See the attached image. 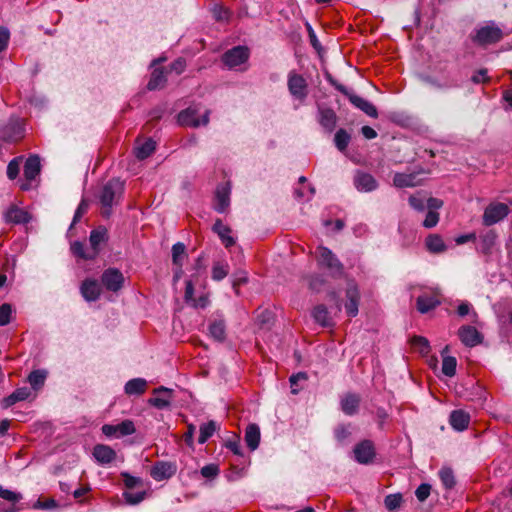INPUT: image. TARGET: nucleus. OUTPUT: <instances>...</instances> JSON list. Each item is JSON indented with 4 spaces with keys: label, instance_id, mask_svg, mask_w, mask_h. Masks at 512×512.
<instances>
[{
    "label": "nucleus",
    "instance_id": "de8ad7c7",
    "mask_svg": "<svg viewBox=\"0 0 512 512\" xmlns=\"http://www.w3.org/2000/svg\"><path fill=\"white\" fill-rule=\"evenodd\" d=\"M384 503L389 511H395L402 503V496L400 494H390L385 497Z\"/></svg>",
    "mask_w": 512,
    "mask_h": 512
},
{
    "label": "nucleus",
    "instance_id": "ea45409f",
    "mask_svg": "<svg viewBox=\"0 0 512 512\" xmlns=\"http://www.w3.org/2000/svg\"><path fill=\"white\" fill-rule=\"evenodd\" d=\"M186 256V246L177 242L172 246V262L178 267H182L183 258Z\"/></svg>",
    "mask_w": 512,
    "mask_h": 512
},
{
    "label": "nucleus",
    "instance_id": "4d7b16f0",
    "mask_svg": "<svg viewBox=\"0 0 512 512\" xmlns=\"http://www.w3.org/2000/svg\"><path fill=\"white\" fill-rule=\"evenodd\" d=\"M121 476L123 477L124 484L128 489H132L142 483L141 478L134 477L127 472H122Z\"/></svg>",
    "mask_w": 512,
    "mask_h": 512
},
{
    "label": "nucleus",
    "instance_id": "aec40b11",
    "mask_svg": "<svg viewBox=\"0 0 512 512\" xmlns=\"http://www.w3.org/2000/svg\"><path fill=\"white\" fill-rule=\"evenodd\" d=\"M80 291L85 300L96 301L101 294V285L95 279H86L83 281Z\"/></svg>",
    "mask_w": 512,
    "mask_h": 512
},
{
    "label": "nucleus",
    "instance_id": "79ce46f5",
    "mask_svg": "<svg viewBox=\"0 0 512 512\" xmlns=\"http://www.w3.org/2000/svg\"><path fill=\"white\" fill-rule=\"evenodd\" d=\"M457 361L455 357L446 356L442 361V372L448 377H452L456 373Z\"/></svg>",
    "mask_w": 512,
    "mask_h": 512
},
{
    "label": "nucleus",
    "instance_id": "a18cd8bd",
    "mask_svg": "<svg viewBox=\"0 0 512 512\" xmlns=\"http://www.w3.org/2000/svg\"><path fill=\"white\" fill-rule=\"evenodd\" d=\"M229 273L227 264L215 263L212 268V278L216 281L224 279Z\"/></svg>",
    "mask_w": 512,
    "mask_h": 512
},
{
    "label": "nucleus",
    "instance_id": "ddd939ff",
    "mask_svg": "<svg viewBox=\"0 0 512 512\" xmlns=\"http://www.w3.org/2000/svg\"><path fill=\"white\" fill-rule=\"evenodd\" d=\"M355 459L360 464L370 463L374 456L375 450L373 443L370 440H363L358 443L354 448Z\"/></svg>",
    "mask_w": 512,
    "mask_h": 512
},
{
    "label": "nucleus",
    "instance_id": "37998d69",
    "mask_svg": "<svg viewBox=\"0 0 512 512\" xmlns=\"http://www.w3.org/2000/svg\"><path fill=\"white\" fill-rule=\"evenodd\" d=\"M22 160H23V157L19 156V157H15L14 159H12L8 163V165H7V177L10 180L16 179L17 176L19 175L20 165L22 163Z\"/></svg>",
    "mask_w": 512,
    "mask_h": 512
},
{
    "label": "nucleus",
    "instance_id": "c85d7f7f",
    "mask_svg": "<svg viewBox=\"0 0 512 512\" xmlns=\"http://www.w3.org/2000/svg\"><path fill=\"white\" fill-rule=\"evenodd\" d=\"M167 82V77L164 69L155 68L152 73L150 80L147 84V88L150 91L162 89Z\"/></svg>",
    "mask_w": 512,
    "mask_h": 512
},
{
    "label": "nucleus",
    "instance_id": "58836bf2",
    "mask_svg": "<svg viewBox=\"0 0 512 512\" xmlns=\"http://www.w3.org/2000/svg\"><path fill=\"white\" fill-rule=\"evenodd\" d=\"M351 140L350 134L344 129H339L334 137V143L337 149L341 152L345 151Z\"/></svg>",
    "mask_w": 512,
    "mask_h": 512
},
{
    "label": "nucleus",
    "instance_id": "20e7f679",
    "mask_svg": "<svg viewBox=\"0 0 512 512\" xmlns=\"http://www.w3.org/2000/svg\"><path fill=\"white\" fill-rule=\"evenodd\" d=\"M316 253L319 266L327 269L334 277H338L343 274V264L330 249L324 246H319Z\"/></svg>",
    "mask_w": 512,
    "mask_h": 512
},
{
    "label": "nucleus",
    "instance_id": "052dcab7",
    "mask_svg": "<svg viewBox=\"0 0 512 512\" xmlns=\"http://www.w3.org/2000/svg\"><path fill=\"white\" fill-rule=\"evenodd\" d=\"M334 434H335V438L339 441V442H343L346 438H348L350 436V431H349V428L345 425H339L335 431H334Z\"/></svg>",
    "mask_w": 512,
    "mask_h": 512
},
{
    "label": "nucleus",
    "instance_id": "423d86ee",
    "mask_svg": "<svg viewBox=\"0 0 512 512\" xmlns=\"http://www.w3.org/2000/svg\"><path fill=\"white\" fill-rule=\"evenodd\" d=\"M209 115L210 111L205 110L200 119L198 117V110L195 107H188L178 114L177 121L181 126L197 128L201 125L206 126L209 123Z\"/></svg>",
    "mask_w": 512,
    "mask_h": 512
},
{
    "label": "nucleus",
    "instance_id": "2eb2a0df",
    "mask_svg": "<svg viewBox=\"0 0 512 512\" xmlns=\"http://www.w3.org/2000/svg\"><path fill=\"white\" fill-rule=\"evenodd\" d=\"M230 183L226 182L220 184L215 192V205L214 208L217 212L223 213L230 205Z\"/></svg>",
    "mask_w": 512,
    "mask_h": 512
},
{
    "label": "nucleus",
    "instance_id": "c9c22d12",
    "mask_svg": "<svg viewBox=\"0 0 512 512\" xmlns=\"http://www.w3.org/2000/svg\"><path fill=\"white\" fill-rule=\"evenodd\" d=\"M47 378L45 370H34L28 376V382L34 390H39L43 387Z\"/></svg>",
    "mask_w": 512,
    "mask_h": 512
},
{
    "label": "nucleus",
    "instance_id": "1a4fd4ad",
    "mask_svg": "<svg viewBox=\"0 0 512 512\" xmlns=\"http://www.w3.org/2000/svg\"><path fill=\"white\" fill-rule=\"evenodd\" d=\"M425 171L420 169L409 173H396L393 177V184L397 188L416 187L423 183Z\"/></svg>",
    "mask_w": 512,
    "mask_h": 512
},
{
    "label": "nucleus",
    "instance_id": "4c0bfd02",
    "mask_svg": "<svg viewBox=\"0 0 512 512\" xmlns=\"http://www.w3.org/2000/svg\"><path fill=\"white\" fill-rule=\"evenodd\" d=\"M0 498L8 501L12 506H15V504L22 499V495L20 493L4 489L0 485ZM6 512H16L17 510L12 507L10 509L5 510Z\"/></svg>",
    "mask_w": 512,
    "mask_h": 512
},
{
    "label": "nucleus",
    "instance_id": "8fccbe9b",
    "mask_svg": "<svg viewBox=\"0 0 512 512\" xmlns=\"http://www.w3.org/2000/svg\"><path fill=\"white\" fill-rule=\"evenodd\" d=\"M118 436H127L135 432L134 423L131 420H124L117 424Z\"/></svg>",
    "mask_w": 512,
    "mask_h": 512
},
{
    "label": "nucleus",
    "instance_id": "49530a36",
    "mask_svg": "<svg viewBox=\"0 0 512 512\" xmlns=\"http://www.w3.org/2000/svg\"><path fill=\"white\" fill-rule=\"evenodd\" d=\"M71 251L75 256H78L82 259H93L95 257L93 252L86 253L83 243L79 241H75L71 244Z\"/></svg>",
    "mask_w": 512,
    "mask_h": 512
},
{
    "label": "nucleus",
    "instance_id": "473e14b6",
    "mask_svg": "<svg viewBox=\"0 0 512 512\" xmlns=\"http://www.w3.org/2000/svg\"><path fill=\"white\" fill-rule=\"evenodd\" d=\"M209 334L216 341H223L226 337V326L222 319L214 320L209 325Z\"/></svg>",
    "mask_w": 512,
    "mask_h": 512
},
{
    "label": "nucleus",
    "instance_id": "a19ab883",
    "mask_svg": "<svg viewBox=\"0 0 512 512\" xmlns=\"http://www.w3.org/2000/svg\"><path fill=\"white\" fill-rule=\"evenodd\" d=\"M439 477L445 488L451 489L454 487L455 477L451 468L443 467L439 471Z\"/></svg>",
    "mask_w": 512,
    "mask_h": 512
},
{
    "label": "nucleus",
    "instance_id": "6e6d98bb",
    "mask_svg": "<svg viewBox=\"0 0 512 512\" xmlns=\"http://www.w3.org/2000/svg\"><path fill=\"white\" fill-rule=\"evenodd\" d=\"M430 491L431 486L427 483H423L418 486V488L415 491V495L420 502H423L429 497Z\"/></svg>",
    "mask_w": 512,
    "mask_h": 512
},
{
    "label": "nucleus",
    "instance_id": "6e6552de",
    "mask_svg": "<svg viewBox=\"0 0 512 512\" xmlns=\"http://www.w3.org/2000/svg\"><path fill=\"white\" fill-rule=\"evenodd\" d=\"M508 213V205L500 202L490 203L484 210L483 224L486 226H492L503 220Z\"/></svg>",
    "mask_w": 512,
    "mask_h": 512
},
{
    "label": "nucleus",
    "instance_id": "9b49d317",
    "mask_svg": "<svg viewBox=\"0 0 512 512\" xmlns=\"http://www.w3.org/2000/svg\"><path fill=\"white\" fill-rule=\"evenodd\" d=\"M102 285L112 292H118L124 284L122 272L116 268L106 269L101 276Z\"/></svg>",
    "mask_w": 512,
    "mask_h": 512
},
{
    "label": "nucleus",
    "instance_id": "2f4dec72",
    "mask_svg": "<svg viewBox=\"0 0 512 512\" xmlns=\"http://www.w3.org/2000/svg\"><path fill=\"white\" fill-rule=\"evenodd\" d=\"M314 320L322 326H332L333 321L324 305H318L312 312Z\"/></svg>",
    "mask_w": 512,
    "mask_h": 512
},
{
    "label": "nucleus",
    "instance_id": "5701e85b",
    "mask_svg": "<svg viewBox=\"0 0 512 512\" xmlns=\"http://www.w3.org/2000/svg\"><path fill=\"white\" fill-rule=\"evenodd\" d=\"M93 456L100 464H109L116 458V452L109 446L98 444L93 449Z\"/></svg>",
    "mask_w": 512,
    "mask_h": 512
},
{
    "label": "nucleus",
    "instance_id": "e2e57ef3",
    "mask_svg": "<svg viewBox=\"0 0 512 512\" xmlns=\"http://www.w3.org/2000/svg\"><path fill=\"white\" fill-rule=\"evenodd\" d=\"M88 210V203L86 200H82L78 205V208L75 211L74 218L72 224H76L80 218L85 214Z\"/></svg>",
    "mask_w": 512,
    "mask_h": 512
},
{
    "label": "nucleus",
    "instance_id": "f8f14e48",
    "mask_svg": "<svg viewBox=\"0 0 512 512\" xmlns=\"http://www.w3.org/2000/svg\"><path fill=\"white\" fill-rule=\"evenodd\" d=\"M2 137L5 141L15 142L24 136L23 122L19 118H10L2 127Z\"/></svg>",
    "mask_w": 512,
    "mask_h": 512
},
{
    "label": "nucleus",
    "instance_id": "f704fd0d",
    "mask_svg": "<svg viewBox=\"0 0 512 512\" xmlns=\"http://www.w3.org/2000/svg\"><path fill=\"white\" fill-rule=\"evenodd\" d=\"M156 149V143L152 139H148L142 144L135 147V156L139 160L149 157Z\"/></svg>",
    "mask_w": 512,
    "mask_h": 512
},
{
    "label": "nucleus",
    "instance_id": "603ef678",
    "mask_svg": "<svg viewBox=\"0 0 512 512\" xmlns=\"http://www.w3.org/2000/svg\"><path fill=\"white\" fill-rule=\"evenodd\" d=\"M219 472V467L216 464H208L202 467L201 469V475L208 479L215 478L216 476H218Z\"/></svg>",
    "mask_w": 512,
    "mask_h": 512
},
{
    "label": "nucleus",
    "instance_id": "774afa93",
    "mask_svg": "<svg viewBox=\"0 0 512 512\" xmlns=\"http://www.w3.org/2000/svg\"><path fill=\"white\" fill-rule=\"evenodd\" d=\"M14 394H15L16 399H18V401H24L30 396L31 392H30L29 388L21 387V388L16 389L14 391Z\"/></svg>",
    "mask_w": 512,
    "mask_h": 512
},
{
    "label": "nucleus",
    "instance_id": "f257e3e1",
    "mask_svg": "<svg viewBox=\"0 0 512 512\" xmlns=\"http://www.w3.org/2000/svg\"><path fill=\"white\" fill-rule=\"evenodd\" d=\"M124 192V182L119 178L109 180L104 186L100 194V203L102 205V215L109 217L112 212L113 205H116Z\"/></svg>",
    "mask_w": 512,
    "mask_h": 512
},
{
    "label": "nucleus",
    "instance_id": "b1692460",
    "mask_svg": "<svg viewBox=\"0 0 512 512\" xmlns=\"http://www.w3.org/2000/svg\"><path fill=\"white\" fill-rule=\"evenodd\" d=\"M470 422V416L463 410H454L450 414L449 423L457 431L467 429Z\"/></svg>",
    "mask_w": 512,
    "mask_h": 512
},
{
    "label": "nucleus",
    "instance_id": "6ab92c4d",
    "mask_svg": "<svg viewBox=\"0 0 512 512\" xmlns=\"http://www.w3.org/2000/svg\"><path fill=\"white\" fill-rule=\"evenodd\" d=\"M155 397L149 399V404L158 408L164 409L170 406L172 390L164 386L154 389Z\"/></svg>",
    "mask_w": 512,
    "mask_h": 512
},
{
    "label": "nucleus",
    "instance_id": "4468645a",
    "mask_svg": "<svg viewBox=\"0 0 512 512\" xmlns=\"http://www.w3.org/2000/svg\"><path fill=\"white\" fill-rule=\"evenodd\" d=\"M317 119L325 132L331 133L337 125L338 117L333 109L319 106Z\"/></svg>",
    "mask_w": 512,
    "mask_h": 512
},
{
    "label": "nucleus",
    "instance_id": "338daca9",
    "mask_svg": "<svg viewBox=\"0 0 512 512\" xmlns=\"http://www.w3.org/2000/svg\"><path fill=\"white\" fill-rule=\"evenodd\" d=\"M443 205V201L438 198L430 197L427 199L426 207L428 208V211H436L437 209L441 208Z\"/></svg>",
    "mask_w": 512,
    "mask_h": 512
},
{
    "label": "nucleus",
    "instance_id": "a878e982",
    "mask_svg": "<svg viewBox=\"0 0 512 512\" xmlns=\"http://www.w3.org/2000/svg\"><path fill=\"white\" fill-rule=\"evenodd\" d=\"M246 445L252 451L256 450L260 442V428L257 424H249L244 436Z\"/></svg>",
    "mask_w": 512,
    "mask_h": 512
},
{
    "label": "nucleus",
    "instance_id": "7ed1b4c3",
    "mask_svg": "<svg viewBox=\"0 0 512 512\" xmlns=\"http://www.w3.org/2000/svg\"><path fill=\"white\" fill-rule=\"evenodd\" d=\"M502 37V30L493 22L476 28L471 35L472 41L480 46L495 44L499 42Z\"/></svg>",
    "mask_w": 512,
    "mask_h": 512
},
{
    "label": "nucleus",
    "instance_id": "dca6fc26",
    "mask_svg": "<svg viewBox=\"0 0 512 512\" xmlns=\"http://www.w3.org/2000/svg\"><path fill=\"white\" fill-rule=\"evenodd\" d=\"M176 473V466L170 462L160 461L153 465L150 471L151 477L156 481L171 478Z\"/></svg>",
    "mask_w": 512,
    "mask_h": 512
},
{
    "label": "nucleus",
    "instance_id": "680f3d73",
    "mask_svg": "<svg viewBox=\"0 0 512 512\" xmlns=\"http://www.w3.org/2000/svg\"><path fill=\"white\" fill-rule=\"evenodd\" d=\"M10 33L5 27H0V53L4 51L9 43Z\"/></svg>",
    "mask_w": 512,
    "mask_h": 512
},
{
    "label": "nucleus",
    "instance_id": "c03bdc74",
    "mask_svg": "<svg viewBox=\"0 0 512 512\" xmlns=\"http://www.w3.org/2000/svg\"><path fill=\"white\" fill-rule=\"evenodd\" d=\"M411 344L421 354L426 355L430 351L429 341L425 337L415 336L412 338Z\"/></svg>",
    "mask_w": 512,
    "mask_h": 512
},
{
    "label": "nucleus",
    "instance_id": "0eeeda50",
    "mask_svg": "<svg viewBox=\"0 0 512 512\" xmlns=\"http://www.w3.org/2000/svg\"><path fill=\"white\" fill-rule=\"evenodd\" d=\"M287 87L291 96L301 102L308 96V84L306 79L295 71L289 72Z\"/></svg>",
    "mask_w": 512,
    "mask_h": 512
},
{
    "label": "nucleus",
    "instance_id": "7c9ffc66",
    "mask_svg": "<svg viewBox=\"0 0 512 512\" xmlns=\"http://www.w3.org/2000/svg\"><path fill=\"white\" fill-rule=\"evenodd\" d=\"M425 245L429 252L435 254L442 253L447 249L443 239L437 234L429 235L426 238Z\"/></svg>",
    "mask_w": 512,
    "mask_h": 512
},
{
    "label": "nucleus",
    "instance_id": "9d476101",
    "mask_svg": "<svg viewBox=\"0 0 512 512\" xmlns=\"http://www.w3.org/2000/svg\"><path fill=\"white\" fill-rule=\"evenodd\" d=\"M248 58L249 50L244 46H236L223 54L222 61L225 66L233 69L245 63Z\"/></svg>",
    "mask_w": 512,
    "mask_h": 512
},
{
    "label": "nucleus",
    "instance_id": "393cba45",
    "mask_svg": "<svg viewBox=\"0 0 512 512\" xmlns=\"http://www.w3.org/2000/svg\"><path fill=\"white\" fill-rule=\"evenodd\" d=\"M5 220L14 224H25L30 220L28 212L16 206L10 207L5 213Z\"/></svg>",
    "mask_w": 512,
    "mask_h": 512
},
{
    "label": "nucleus",
    "instance_id": "09e8293b",
    "mask_svg": "<svg viewBox=\"0 0 512 512\" xmlns=\"http://www.w3.org/2000/svg\"><path fill=\"white\" fill-rule=\"evenodd\" d=\"M145 495H146L145 491L137 492V493L125 491L123 493V498L125 499L126 503H128L130 505H137L144 500Z\"/></svg>",
    "mask_w": 512,
    "mask_h": 512
},
{
    "label": "nucleus",
    "instance_id": "39448f33",
    "mask_svg": "<svg viewBox=\"0 0 512 512\" xmlns=\"http://www.w3.org/2000/svg\"><path fill=\"white\" fill-rule=\"evenodd\" d=\"M41 172L40 157L36 154L30 155L24 163L25 181L21 182L20 189L28 191L32 188V183L36 181Z\"/></svg>",
    "mask_w": 512,
    "mask_h": 512
},
{
    "label": "nucleus",
    "instance_id": "f3484780",
    "mask_svg": "<svg viewBox=\"0 0 512 512\" xmlns=\"http://www.w3.org/2000/svg\"><path fill=\"white\" fill-rule=\"evenodd\" d=\"M458 336L461 342L468 347H474L482 341V336L479 331L475 327L469 325L460 327Z\"/></svg>",
    "mask_w": 512,
    "mask_h": 512
},
{
    "label": "nucleus",
    "instance_id": "4be33fe9",
    "mask_svg": "<svg viewBox=\"0 0 512 512\" xmlns=\"http://www.w3.org/2000/svg\"><path fill=\"white\" fill-rule=\"evenodd\" d=\"M360 401L358 394L347 393L341 398V409L348 416L355 415L359 410Z\"/></svg>",
    "mask_w": 512,
    "mask_h": 512
},
{
    "label": "nucleus",
    "instance_id": "864d4df0",
    "mask_svg": "<svg viewBox=\"0 0 512 512\" xmlns=\"http://www.w3.org/2000/svg\"><path fill=\"white\" fill-rule=\"evenodd\" d=\"M12 313V308L10 304H2L0 306V325L4 326L10 322V316Z\"/></svg>",
    "mask_w": 512,
    "mask_h": 512
},
{
    "label": "nucleus",
    "instance_id": "69168bd1",
    "mask_svg": "<svg viewBox=\"0 0 512 512\" xmlns=\"http://www.w3.org/2000/svg\"><path fill=\"white\" fill-rule=\"evenodd\" d=\"M387 418H388V414L385 411V409H383V408L377 409V411H376V421H377L379 429H383L384 428V424H385V421L387 420Z\"/></svg>",
    "mask_w": 512,
    "mask_h": 512
},
{
    "label": "nucleus",
    "instance_id": "3c124183",
    "mask_svg": "<svg viewBox=\"0 0 512 512\" xmlns=\"http://www.w3.org/2000/svg\"><path fill=\"white\" fill-rule=\"evenodd\" d=\"M308 376L305 372H299L290 377L291 392L297 394L301 388L298 387L299 382L306 381Z\"/></svg>",
    "mask_w": 512,
    "mask_h": 512
},
{
    "label": "nucleus",
    "instance_id": "5fc2aeb1",
    "mask_svg": "<svg viewBox=\"0 0 512 512\" xmlns=\"http://www.w3.org/2000/svg\"><path fill=\"white\" fill-rule=\"evenodd\" d=\"M212 12L214 18L218 21L228 20L230 16L228 9L220 5H215L212 9Z\"/></svg>",
    "mask_w": 512,
    "mask_h": 512
},
{
    "label": "nucleus",
    "instance_id": "72a5a7b5",
    "mask_svg": "<svg viewBox=\"0 0 512 512\" xmlns=\"http://www.w3.org/2000/svg\"><path fill=\"white\" fill-rule=\"evenodd\" d=\"M106 234V229L101 227L91 231L89 241L95 256L99 251V245L106 240Z\"/></svg>",
    "mask_w": 512,
    "mask_h": 512
},
{
    "label": "nucleus",
    "instance_id": "13d9d810",
    "mask_svg": "<svg viewBox=\"0 0 512 512\" xmlns=\"http://www.w3.org/2000/svg\"><path fill=\"white\" fill-rule=\"evenodd\" d=\"M439 221V214L436 211H428L423 221V226L426 228H433Z\"/></svg>",
    "mask_w": 512,
    "mask_h": 512
},
{
    "label": "nucleus",
    "instance_id": "e433bc0d",
    "mask_svg": "<svg viewBox=\"0 0 512 512\" xmlns=\"http://www.w3.org/2000/svg\"><path fill=\"white\" fill-rule=\"evenodd\" d=\"M217 428H218V425L213 420L202 424L200 426V435L198 438V442L200 444H204L215 433Z\"/></svg>",
    "mask_w": 512,
    "mask_h": 512
},
{
    "label": "nucleus",
    "instance_id": "412c9836",
    "mask_svg": "<svg viewBox=\"0 0 512 512\" xmlns=\"http://www.w3.org/2000/svg\"><path fill=\"white\" fill-rule=\"evenodd\" d=\"M354 185L358 191L371 192L377 188L378 183L371 174L358 172L354 177Z\"/></svg>",
    "mask_w": 512,
    "mask_h": 512
},
{
    "label": "nucleus",
    "instance_id": "a211bd4d",
    "mask_svg": "<svg viewBox=\"0 0 512 512\" xmlns=\"http://www.w3.org/2000/svg\"><path fill=\"white\" fill-rule=\"evenodd\" d=\"M346 302H345V310L349 317H355L358 314V305L360 294L356 287V285L351 284L348 286L346 290Z\"/></svg>",
    "mask_w": 512,
    "mask_h": 512
},
{
    "label": "nucleus",
    "instance_id": "cd10ccee",
    "mask_svg": "<svg viewBox=\"0 0 512 512\" xmlns=\"http://www.w3.org/2000/svg\"><path fill=\"white\" fill-rule=\"evenodd\" d=\"M212 229L220 237L225 247L228 248L235 244L234 238L230 236L231 229L224 225L220 219L215 221Z\"/></svg>",
    "mask_w": 512,
    "mask_h": 512
},
{
    "label": "nucleus",
    "instance_id": "bb28decb",
    "mask_svg": "<svg viewBox=\"0 0 512 512\" xmlns=\"http://www.w3.org/2000/svg\"><path fill=\"white\" fill-rule=\"evenodd\" d=\"M417 310L424 314L436 308L440 304V300L436 295L423 294L417 298Z\"/></svg>",
    "mask_w": 512,
    "mask_h": 512
},
{
    "label": "nucleus",
    "instance_id": "c756f323",
    "mask_svg": "<svg viewBox=\"0 0 512 512\" xmlns=\"http://www.w3.org/2000/svg\"><path fill=\"white\" fill-rule=\"evenodd\" d=\"M147 381L143 378H134L125 384V393L128 395H141L146 391Z\"/></svg>",
    "mask_w": 512,
    "mask_h": 512
},
{
    "label": "nucleus",
    "instance_id": "0e129e2a",
    "mask_svg": "<svg viewBox=\"0 0 512 512\" xmlns=\"http://www.w3.org/2000/svg\"><path fill=\"white\" fill-rule=\"evenodd\" d=\"M186 68V61L184 58H178L176 59L171 65L170 69L171 71H174L176 74H181L184 72Z\"/></svg>",
    "mask_w": 512,
    "mask_h": 512
},
{
    "label": "nucleus",
    "instance_id": "f03ea898",
    "mask_svg": "<svg viewBox=\"0 0 512 512\" xmlns=\"http://www.w3.org/2000/svg\"><path fill=\"white\" fill-rule=\"evenodd\" d=\"M326 79L335 89L345 95L356 108L372 118L378 117V111L371 102L351 92L344 85L337 82L330 74L326 76Z\"/></svg>",
    "mask_w": 512,
    "mask_h": 512
},
{
    "label": "nucleus",
    "instance_id": "bf43d9fd",
    "mask_svg": "<svg viewBox=\"0 0 512 512\" xmlns=\"http://www.w3.org/2000/svg\"><path fill=\"white\" fill-rule=\"evenodd\" d=\"M409 204L413 209L417 211H424V209L426 208L424 198L420 197L419 194L410 196Z\"/></svg>",
    "mask_w": 512,
    "mask_h": 512
}]
</instances>
